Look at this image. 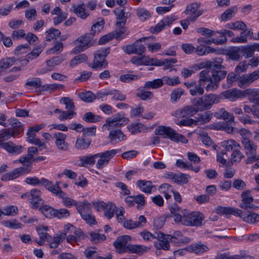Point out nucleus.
<instances>
[{
	"mask_svg": "<svg viewBox=\"0 0 259 259\" xmlns=\"http://www.w3.org/2000/svg\"><path fill=\"white\" fill-rule=\"evenodd\" d=\"M129 119L125 117L123 113H118L114 116L107 118L106 123L102 125L103 130H107L110 132L109 138L110 143L117 144L125 140V135L118 129L114 130V128H119L121 126L126 124Z\"/></svg>",
	"mask_w": 259,
	"mask_h": 259,
	"instance_id": "f257e3e1",
	"label": "nucleus"
},
{
	"mask_svg": "<svg viewBox=\"0 0 259 259\" xmlns=\"http://www.w3.org/2000/svg\"><path fill=\"white\" fill-rule=\"evenodd\" d=\"M227 74L225 70H212L210 73L209 68L202 70L199 74V83L203 85L204 83H208L205 89L207 91L216 90L219 86V82L224 78Z\"/></svg>",
	"mask_w": 259,
	"mask_h": 259,
	"instance_id": "f03ea898",
	"label": "nucleus"
},
{
	"mask_svg": "<svg viewBox=\"0 0 259 259\" xmlns=\"http://www.w3.org/2000/svg\"><path fill=\"white\" fill-rule=\"evenodd\" d=\"M131 239V237L128 235H123L118 237L113 243L117 252L119 253L129 252L142 255L150 250V247L148 246L136 244L127 245Z\"/></svg>",
	"mask_w": 259,
	"mask_h": 259,
	"instance_id": "7ed1b4c3",
	"label": "nucleus"
},
{
	"mask_svg": "<svg viewBox=\"0 0 259 259\" xmlns=\"http://www.w3.org/2000/svg\"><path fill=\"white\" fill-rule=\"evenodd\" d=\"M191 239L183 235L180 231H176L172 235L163 234L162 243L155 242L154 245L158 249L168 250L170 247L169 241L174 242L177 245L190 242Z\"/></svg>",
	"mask_w": 259,
	"mask_h": 259,
	"instance_id": "20e7f679",
	"label": "nucleus"
},
{
	"mask_svg": "<svg viewBox=\"0 0 259 259\" xmlns=\"http://www.w3.org/2000/svg\"><path fill=\"white\" fill-rule=\"evenodd\" d=\"M156 135L162 136L168 138L175 142H181L183 144L188 143V140L182 135L177 133L175 130L169 126L164 125L158 126L155 130Z\"/></svg>",
	"mask_w": 259,
	"mask_h": 259,
	"instance_id": "39448f33",
	"label": "nucleus"
},
{
	"mask_svg": "<svg viewBox=\"0 0 259 259\" xmlns=\"http://www.w3.org/2000/svg\"><path fill=\"white\" fill-rule=\"evenodd\" d=\"M109 53V48H101L97 50L95 53L93 62L90 66L96 70L106 67L108 65V62L106 57Z\"/></svg>",
	"mask_w": 259,
	"mask_h": 259,
	"instance_id": "423d86ee",
	"label": "nucleus"
},
{
	"mask_svg": "<svg viewBox=\"0 0 259 259\" xmlns=\"http://www.w3.org/2000/svg\"><path fill=\"white\" fill-rule=\"evenodd\" d=\"M204 218V215L198 211L184 213L181 223L186 226H199Z\"/></svg>",
	"mask_w": 259,
	"mask_h": 259,
	"instance_id": "0eeeda50",
	"label": "nucleus"
},
{
	"mask_svg": "<svg viewBox=\"0 0 259 259\" xmlns=\"http://www.w3.org/2000/svg\"><path fill=\"white\" fill-rule=\"evenodd\" d=\"M224 97H259V89H248L242 92L236 89L226 91L222 94Z\"/></svg>",
	"mask_w": 259,
	"mask_h": 259,
	"instance_id": "6e6552de",
	"label": "nucleus"
},
{
	"mask_svg": "<svg viewBox=\"0 0 259 259\" xmlns=\"http://www.w3.org/2000/svg\"><path fill=\"white\" fill-rule=\"evenodd\" d=\"M119 152V150L111 149L95 154L96 158H99L96 164V167L99 169L104 168L108 164L110 159Z\"/></svg>",
	"mask_w": 259,
	"mask_h": 259,
	"instance_id": "1a4fd4ad",
	"label": "nucleus"
},
{
	"mask_svg": "<svg viewBox=\"0 0 259 259\" xmlns=\"http://www.w3.org/2000/svg\"><path fill=\"white\" fill-rule=\"evenodd\" d=\"M163 77L162 78L155 79L152 81L145 82L143 88L138 89L137 93L138 97H150L152 93L147 90L148 89H157L161 87L163 84Z\"/></svg>",
	"mask_w": 259,
	"mask_h": 259,
	"instance_id": "9d476101",
	"label": "nucleus"
},
{
	"mask_svg": "<svg viewBox=\"0 0 259 259\" xmlns=\"http://www.w3.org/2000/svg\"><path fill=\"white\" fill-rule=\"evenodd\" d=\"M60 182L57 181L54 184L51 192L56 196L62 199V202L67 207H70L76 204V201L69 197L66 193H65L60 187Z\"/></svg>",
	"mask_w": 259,
	"mask_h": 259,
	"instance_id": "9b49d317",
	"label": "nucleus"
},
{
	"mask_svg": "<svg viewBox=\"0 0 259 259\" xmlns=\"http://www.w3.org/2000/svg\"><path fill=\"white\" fill-rule=\"evenodd\" d=\"M150 37H144L137 40L131 45H127L122 48L123 51L127 54L142 55L145 51V47L142 44V41L149 39Z\"/></svg>",
	"mask_w": 259,
	"mask_h": 259,
	"instance_id": "f8f14e48",
	"label": "nucleus"
},
{
	"mask_svg": "<svg viewBox=\"0 0 259 259\" xmlns=\"http://www.w3.org/2000/svg\"><path fill=\"white\" fill-rule=\"evenodd\" d=\"M220 102L218 99L212 98H195L193 104H195L198 111L204 110L211 108L213 104H216Z\"/></svg>",
	"mask_w": 259,
	"mask_h": 259,
	"instance_id": "ddd939ff",
	"label": "nucleus"
},
{
	"mask_svg": "<svg viewBox=\"0 0 259 259\" xmlns=\"http://www.w3.org/2000/svg\"><path fill=\"white\" fill-rule=\"evenodd\" d=\"M25 182L31 185H42L50 192L54 186L53 182L44 178L39 179L37 177H28L26 178Z\"/></svg>",
	"mask_w": 259,
	"mask_h": 259,
	"instance_id": "4468645a",
	"label": "nucleus"
},
{
	"mask_svg": "<svg viewBox=\"0 0 259 259\" xmlns=\"http://www.w3.org/2000/svg\"><path fill=\"white\" fill-rule=\"evenodd\" d=\"M55 144L57 148L60 150L66 151L69 149V145L66 139L67 136L61 132H56L53 135Z\"/></svg>",
	"mask_w": 259,
	"mask_h": 259,
	"instance_id": "2eb2a0df",
	"label": "nucleus"
},
{
	"mask_svg": "<svg viewBox=\"0 0 259 259\" xmlns=\"http://www.w3.org/2000/svg\"><path fill=\"white\" fill-rule=\"evenodd\" d=\"M90 43V40L89 37L82 36L78 37L74 41L75 47L72 49V53L77 54L83 51L89 47Z\"/></svg>",
	"mask_w": 259,
	"mask_h": 259,
	"instance_id": "dca6fc26",
	"label": "nucleus"
},
{
	"mask_svg": "<svg viewBox=\"0 0 259 259\" xmlns=\"http://www.w3.org/2000/svg\"><path fill=\"white\" fill-rule=\"evenodd\" d=\"M198 112V109L195 106V104L190 106H187L181 110L176 111L173 115L178 118L184 117H191L195 115Z\"/></svg>",
	"mask_w": 259,
	"mask_h": 259,
	"instance_id": "f3484780",
	"label": "nucleus"
},
{
	"mask_svg": "<svg viewBox=\"0 0 259 259\" xmlns=\"http://www.w3.org/2000/svg\"><path fill=\"white\" fill-rule=\"evenodd\" d=\"M41 192L37 189H33L30 191L29 202L32 208H37L44 204V200L40 197Z\"/></svg>",
	"mask_w": 259,
	"mask_h": 259,
	"instance_id": "a211bd4d",
	"label": "nucleus"
},
{
	"mask_svg": "<svg viewBox=\"0 0 259 259\" xmlns=\"http://www.w3.org/2000/svg\"><path fill=\"white\" fill-rule=\"evenodd\" d=\"M223 60L221 58H217L212 61H206L202 62L199 64L198 69H201L202 68H212L213 70H222L224 67L222 66V63Z\"/></svg>",
	"mask_w": 259,
	"mask_h": 259,
	"instance_id": "6ab92c4d",
	"label": "nucleus"
},
{
	"mask_svg": "<svg viewBox=\"0 0 259 259\" xmlns=\"http://www.w3.org/2000/svg\"><path fill=\"white\" fill-rule=\"evenodd\" d=\"M176 19L174 16H169L165 17L158 22L155 26L151 28L152 33H158L163 30L166 26H169Z\"/></svg>",
	"mask_w": 259,
	"mask_h": 259,
	"instance_id": "aec40b11",
	"label": "nucleus"
},
{
	"mask_svg": "<svg viewBox=\"0 0 259 259\" xmlns=\"http://www.w3.org/2000/svg\"><path fill=\"white\" fill-rule=\"evenodd\" d=\"M85 7L84 3L73 4L70 8V11L81 19H85L89 16V13L87 11Z\"/></svg>",
	"mask_w": 259,
	"mask_h": 259,
	"instance_id": "412c9836",
	"label": "nucleus"
},
{
	"mask_svg": "<svg viewBox=\"0 0 259 259\" xmlns=\"http://www.w3.org/2000/svg\"><path fill=\"white\" fill-rule=\"evenodd\" d=\"M188 251L196 254L201 255L209 250V248L201 242H198L187 246Z\"/></svg>",
	"mask_w": 259,
	"mask_h": 259,
	"instance_id": "4be33fe9",
	"label": "nucleus"
},
{
	"mask_svg": "<svg viewBox=\"0 0 259 259\" xmlns=\"http://www.w3.org/2000/svg\"><path fill=\"white\" fill-rule=\"evenodd\" d=\"M258 78H259V70H255L249 74L243 75L240 77L239 85L240 87L249 85Z\"/></svg>",
	"mask_w": 259,
	"mask_h": 259,
	"instance_id": "5701e85b",
	"label": "nucleus"
},
{
	"mask_svg": "<svg viewBox=\"0 0 259 259\" xmlns=\"http://www.w3.org/2000/svg\"><path fill=\"white\" fill-rule=\"evenodd\" d=\"M27 141L32 144H34L37 146L39 150H42L46 149L47 145L46 143L39 140L36 136L35 134L31 132L30 130L28 129L27 132Z\"/></svg>",
	"mask_w": 259,
	"mask_h": 259,
	"instance_id": "b1692460",
	"label": "nucleus"
},
{
	"mask_svg": "<svg viewBox=\"0 0 259 259\" xmlns=\"http://www.w3.org/2000/svg\"><path fill=\"white\" fill-rule=\"evenodd\" d=\"M51 13L53 15H56L53 19V23L56 26L62 23L68 16V14L63 12L58 7H55Z\"/></svg>",
	"mask_w": 259,
	"mask_h": 259,
	"instance_id": "393cba45",
	"label": "nucleus"
},
{
	"mask_svg": "<svg viewBox=\"0 0 259 259\" xmlns=\"http://www.w3.org/2000/svg\"><path fill=\"white\" fill-rule=\"evenodd\" d=\"M199 7V6L196 3L190 4L187 7L185 13L189 15L188 17L192 18L195 21L202 14L201 10H198Z\"/></svg>",
	"mask_w": 259,
	"mask_h": 259,
	"instance_id": "a878e982",
	"label": "nucleus"
},
{
	"mask_svg": "<svg viewBox=\"0 0 259 259\" xmlns=\"http://www.w3.org/2000/svg\"><path fill=\"white\" fill-rule=\"evenodd\" d=\"M250 190H247L242 193V202L239 205L241 208L245 209L252 208L253 199L250 195Z\"/></svg>",
	"mask_w": 259,
	"mask_h": 259,
	"instance_id": "bb28decb",
	"label": "nucleus"
},
{
	"mask_svg": "<svg viewBox=\"0 0 259 259\" xmlns=\"http://www.w3.org/2000/svg\"><path fill=\"white\" fill-rule=\"evenodd\" d=\"M216 211L218 214L220 215L229 216L232 214L236 217H239V215L240 214L241 209L231 207L219 206L217 208Z\"/></svg>",
	"mask_w": 259,
	"mask_h": 259,
	"instance_id": "cd10ccee",
	"label": "nucleus"
},
{
	"mask_svg": "<svg viewBox=\"0 0 259 259\" xmlns=\"http://www.w3.org/2000/svg\"><path fill=\"white\" fill-rule=\"evenodd\" d=\"M239 217L241 218L244 222L247 223L254 224L259 222V214L253 212H249L246 214L241 210L240 214L239 215Z\"/></svg>",
	"mask_w": 259,
	"mask_h": 259,
	"instance_id": "c85d7f7f",
	"label": "nucleus"
},
{
	"mask_svg": "<svg viewBox=\"0 0 259 259\" xmlns=\"http://www.w3.org/2000/svg\"><path fill=\"white\" fill-rule=\"evenodd\" d=\"M0 147L9 153L19 154L22 151L23 147L20 145H15L11 142H4L0 144Z\"/></svg>",
	"mask_w": 259,
	"mask_h": 259,
	"instance_id": "c756f323",
	"label": "nucleus"
},
{
	"mask_svg": "<svg viewBox=\"0 0 259 259\" xmlns=\"http://www.w3.org/2000/svg\"><path fill=\"white\" fill-rule=\"evenodd\" d=\"M136 185L141 191L146 194H150L155 188L151 181L146 180H138Z\"/></svg>",
	"mask_w": 259,
	"mask_h": 259,
	"instance_id": "7c9ffc66",
	"label": "nucleus"
},
{
	"mask_svg": "<svg viewBox=\"0 0 259 259\" xmlns=\"http://www.w3.org/2000/svg\"><path fill=\"white\" fill-rule=\"evenodd\" d=\"M140 234L145 241H149L151 239H157L159 241L157 243H162L163 233L161 232H155V234H153L147 231H144L141 232ZM155 242H157V241Z\"/></svg>",
	"mask_w": 259,
	"mask_h": 259,
	"instance_id": "2f4dec72",
	"label": "nucleus"
},
{
	"mask_svg": "<svg viewBox=\"0 0 259 259\" xmlns=\"http://www.w3.org/2000/svg\"><path fill=\"white\" fill-rule=\"evenodd\" d=\"M42 82L38 77H34L27 79L25 87L27 89H35L36 91L40 90L41 92Z\"/></svg>",
	"mask_w": 259,
	"mask_h": 259,
	"instance_id": "473e14b6",
	"label": "nucleus"
},
{
	"mask_svg": "<svg viewBox=\"0 0 259 259\" xmlns=\"http://www.w3.org/2000/svg\"><path fill=\"white\" fill-rule=\"evenodd\" d=\"M16 62L14 57H6L0 59V74L5 72L7 69L11 67Z\"/></svg>",
	"mask_w": 259,
	"mask_h": 259,
	"instance_id": "72a5a7b5",
	"label": "nucleus"
},
{
	"mask_svg": "<svg viewBox=\"0 0 259 259\" xmlns=\"http://www.w3.org/2000/svg\"><path fill=\"white\" fill-rule=\"evenodd\" d=\"M227 39L226 36H223L220 39L214 38L207 39L205 38H199L197 39V42L201 45H210L213 43L215 45H223L227 42Z\"/></svg>",
	"mask_w": 259,
	"mask_h": 259,
	"instance_id": "f704fd0d",
	"label": "nucleus"
},
{
	"mask_svg": "<svg viewBox=\"0 0 259 259\" xmlns=\"http://www.w3.org/2000/svg\"><path fill=\"white\" fill-rule=\"evenodd\" d=\"M114 13L117 17L116 25L118 26H124L126 22L127 17L125 16L123 10L120 8H117L114 10Z\"/></svg>",
	"mask_w": 259,
	"mask_h": 259,
	"instance_id": "c9c22d12",
	"label": "nucleus"
},
{
	"mask_svg": "<svg viewBox=\"0 0 259 259\" xmlns=\"http://www.w3.org/2000/svg\"><path fill=\"white\" fill-rule=\"evenodd\" d=\"M65 60V57L63 55L54 57L47 60L46 61V64L48 67H50L53 70L55 66L60 65Z\"/></svg>",
	"mask_w": 259,
	"mask_h": 259,
	"instance_id": "e433bc0d",
	"label": "nucleus"
},
{
	"mask_svg": "<svg viewBox=\"0 0 259 259\" xmlns=\"http://www.w3.org/2000/svg\"><path fill=\"white\" fill-rule=\"evenodd\" d=\"M117 210L116 205L112 202H108L106 203V208L104 209V215L108 219H110L113 217Z\"/></svg>",
	"mask_w": 259,
	"mask_h": 259,
	"instance_id": "4c0bfd02",
	"label": "nucleus"
},
{
	"mask_svg": "<svg viewBox=\"0 0 259 259\" xmlns=\"http://www.w3.org/2000/svg\"><path fill=\"white\" fill-rule=\"evenodd\" d=\"M41 212L48 218H52L55 217L56 209L48 205H42L38 207Z\"/></svg>",
	"mask_w": 259,
	"mask_h": 259,
	"instance_id": "58836bf2",
	"label": "nucleus"
},
{
	"mask_svg": "<svg viewBox=\"0 0 259 259\" xmlns=\"http://www.w3.org/2000/svg\"><path fill=\"white\" fill-rule=\"evenodd\" d=\"M64 234H57L51 239H49L48 242L50 243V246L52 248H57L65 239Z\"/></svg>",
	"mask_w": 259,
	"mask_h": 259,
	"instance_id": "ea45409f",
	"label": "nucleus"
},
{
	"mask_svg": "<svg viewBox=\"0 0 259 259\" xmlns=\"http://www.w3.org/2000/svg\"><path fill=\"white\" fill-rule=\"evenodd\" d=\"M215 117L218 119H223L228 122L234 121V117L233 114L226 111L224 108L221 109L215 113Z\"/></svg>",
	"mask_w": 259,
	"mask_h": 259,
	"instance_id": "a19ab883",
	"label": "nucleus"
},
{
	"mask_svg": "<svg viewBox=\"0 0 259 259\" xmlns=\"http://www.w3.org/2000/svg\"><path fill=\"white\" fill-rule=\"evenodd\" d=\"M222 146L227 151H232L240 148V144L233 139L226 140L222 142Z\"/></svg>",
	"mask_w": 259,
	"mask_h": 259,
	"instance_id": "79ce46f5",
	"label": "nucleus"
},
{
	"mask_svg": "<svg viewBox=\"0 0 259 259\" xmlns=\"http://www.w3.org/2000/svg\"><path fill=\"white\" fill-rule=\"evenodd\" d=\"M46 40L50 41L53 39H57L61 35V32L58 29L51 28L46 31Z\"/></svg>",
	"mask_w": 259,
	"mask_h": 259,
	"instance_id": "37998d69",
	"label": "nucleus"
},
{
	"mask_svg": "<svg viewBox=\"0 0 259 259\" xmlns=\"http://www.w3.org/2000/svg\"><path fill=\"white\" fill-rule=\"evenodd\" d=\"M226 27L228 29H231L235 30L245 31L247 29V26L246 24L241 21L229 23L226 25Z\"/></svg>",
	"mask_w": 259,
	"mask_h": 259,
	"instance_id": "c03bdc74",
	"label": "nucleus"
},
{
	"mask_svg": "<svg viewBox=\"0 0 259 259\" xmlns=\"http://www.w3.org/2000/svg\"><path fill=\"white\" fill-rule=\"evenodd\" d=\"M82 119L87 122L96 123L101 121L102 117L99 115L94 114L92 112H89L84 114Z\"/></svg>",
	"mask_w": 259,
	"mask_h": 259,
	"instance_id": "a18cd8bd",
	"label": "nucleus"
},
{
	"mask_svg": "<svg viewBox=\"0 0 259 259\" xmlns=\"http://www.w3.org/2000/svg\"><path fill=\"white\" fill-rule=\"evenodd\" d=\"M74 206H75L76 209L80 215L88 211V210L91 208V205L87 201L79 202H76V204H75Z\"/></svg>",
	"mask_w": 259,
	"mask_h": 259,
	"instance_id": "49530a36",
	"label": "nucleus"
},
{
	"mask_svg": "<svg viewBox=\"0 0 259 259\" xmlns=\"http://www.w3.org/2000/svg\"><path fill=\"white\" fill-rule=\"evenodd\" d=\"M44 48L39 45L36 47L30 53L26 56V64L29 61V60H33L36 58L39 54L42 52Z\"/></svg>",
	"mask_w": 259,
	"mask_h": 259,
	"instance_id": "de8ad7c7",
	"label": "nucleus"
},
{
	"mask_svg": "<svg viewBox=\"0 0 259 259\" xmlns=\"http://www.w3.org/2000/svg\"><path fill=\"white\" fill-rule=\"evenodd\" d=\"M145 128L144 125L141 123H133L127 126V129L132 134H137Z\"/></svg>",
	"mask_w": 259,
	"mask_h": 259,
	"instance_id": "09e8293b",
	"label": "nucleus"
},
{
	"mask_svg": "<svg viewBox=\"0 0 259 259\" xmlns=\"http://www.w3.org/2000/svg\"><path fill=\"white\" fill-rule=\"evenodd\" d=\"M87 60L88 57L85 54H81L78 55L76 56H75L71 59L70 62V66L71 67H74L80 63L87 61Z\"/></svg>",
	"mask_w": 259,
	"mask_h": 259,
	"instance_id": "8fccbe9b",
	"label": "nucleus"
},
{
	"mask_svg": "<svg viewBox=\"0 0 259 259\" xmlns=\"http://www.w3.org/2000/svg\"><path fill=\"white\" fill-rule=\"evenodd\" d=\"M212 113L210 112H206L204 113L199 114L198 117L196 120V124H204L209 122L211 119Z\"/></svg>",
	"mask_w": 259,
	"mask_h": 259,
	"instance_id": "3c124183",
	"label": "nucleus"
},
{
	"mask_svg": "<svg viewBox=\"0 0 259 259\" xmlns=\"http://www.w3.org/2000/svg\"><path fill=\"white\" fill-rule=\"evenodd\" d=\"M136 14L139 19L142 21H145L151 17V14L149 11L143 8L137 9Z\"/></svg>",
	"mask_w": 259,
	"mask_h": 259,
	"instance_id": "603ef678",
	"label": "nucleus"
},
{
	"mask_svg": "<svg viewBox=\"0 0 259 259\" xmlns=\"http://www.w3.org/2000/svg\"><path fill=\"white\" fill-rule=\"evenodd\" d=\"M1 224L5 227L11 229H17L21 228L23 226L22 224L18 222L16 220L4 221Z\"/></svg>",
	"mask_w": 259,
	"mask_h": 259,
	"instance_id": "864d4df0",
	"label": "nucleus"
},
{
	"mask_svg": "<svg viewBox=\"0 0 259 259\" xmlns=\"http://www.w3.org/2000/svg\"><path fill=\"white\" fill-rule=\"evenodd\" d=\"M48 230V227L46 226L41 225L36 228V231L40 239H47V241L51 239V237L47 232Z\"/></svg>",
	"mask_w": 259,
	"mask_h": 259,
	"instance_id": "5fc2aeb1",
	"label": "nucleus"
},
{
	"mask_svg": "<svg viewBox=\"0 0 259 259\" xmlns=\"http://www.w3.org/2000/svg\"><path fill=\"white\" fill-rule=\"evenodd\" d=\"M11 124L13 127L12 132H14V135L20 134L24 130L23 124L17 119H12Z\"/></svg>",
	"mask_w": 259,
	"mask_h": 259,
	"instance_id": "6e6d98bb",
	"label": "nucleus"
},
{
	"mask_svg": "<svg viewBox=\"0 0 259 259\" xmlns=\"http://www.w3.org/2000/svg\"><path fill=\"white\" fill-rule=\"evenodd\" d=\"M64 85L59 83L45 84L41 87V91H53L63 90Z\"/></svg>",
	"mask_w": 259,
	"mask_h": 259,
	"instance_id": "4d7b16f0",
	"label": "nucleus"
},
{
	"mask_svg": "<svg viewBox=\"0 0 259 259\" xmlns=\"http://www.w3.org/2000/svg\"><path fill=\"white\" fill-rule=\"evenodd\" d=\"M237 9L236 7H233L224 12L221 15V20L225 21L232 18L236 13Z\"/></svg>",
	"mask_w": 259,
	"mask_h": 259,
	"instance_id": "13d9d810",
	"label": "nucleus"
},
{
	"mask_svg": "<svg viewBox=\"0 0 259 259\" xmlns=\"http://www.w3.org/2000/svg\"><path fill=\"white\" fill-rule=\"evenodd\" d=\"M76 113L73 110L62 111L61 114H60L58 118L59 120L63 121L66 120L71 119L75 117Z\"/></svg>",
	"mask_w": 259,
	"mask_h": 259,
	"instance_id": "bf43d9fd",
	"label": "nucleus"
},
{
	"mask_svg": "<svg viewBox=\"0 0 259 259\" xmlns=\"http://www.w3.org/2000/svg\"><path fill=\"white\" fill-rule=\"evenodd\" d=\"M98 96L99 97H103L108 96L112 97H120V95L118 91L115 90L106 89L98 93Z\"/></svg>",
	"mask_w": 259,
	"mask_h": 259,
	"instance_id": "052dcab7",
	"label": "nucleus"
},
{
	"mask_svg": "<svg viewBox=\"0 0 259 259\" xmlns=\"http://www.w3.org/2000/svg\"><path fill=\"white\" fill-rule=\"evenodd\" d=\"M170 212L173 214L174 220L176 222H181L183 217L179 213L180 207L176 204H172L170 207Z\"/></svg>",
	"mask_w": 259,
	"mask_h": 259,
	"instance_id": "680f3d73",
	"label": "nucleus"
},
{
	"mask_svg": "<svg viewBox=\"0 0 259 259\" xmlns=\"http://www.w3.org/2000/svg\"><path fill=\"white\" fill-rule=\"evenodd\" d=\"M104 24L105 21L103 19L94 23L91 27V34L95 35L99 33L103 29Z\"/></svg>",
	"mask_w": 259,
	"mask_h": 259,
	"instance_id": "e2e57ef3",
	"label": "nucleus"
},
{
	"mask_svg": "<svg viewBox=\"0 0 259 259\" xmlns=\"http://www.w3.org/2000/svg\"><path fill=\"white\" fill-rule=\"evenodd\" d=\"M160 190L164 194L166 199H168L171 197L170 193H172L173 188L168 184H163L159 187Z\"/></svg>",
	"mask_w": 259,
	"mask_h": 259,
	"instance_id": "0e129e2a",
	"label": "nucleus"
},
{
	"mask_svg": "<svg viewBox=\"0 0 259 259\" xmlns=\"http://www.w3.org/2000/svg\"><path fill=\"white\" fill-rule=\"evenodd\" d=\"M96 157L95 154L90 156H82L79 158L81 165L87 167L89 165H93L95 162Z\"/></svg>",
	"mask_w": 259,
	"mask_h": 259,
	"instance_id": "69168bd1",
	"label": "nucleus"
},
{
	"mask_svg": "<svg viewBox=\"0 0 259 259\" xmlns=\"http://www.w3.org/2000/svg\"><path fill=\"white\" fill-rule=\"evenodd\" d=\"M242 144L245 150V154L256 151L257 146L252 141H244Z\"/></svg>",
	"mask_w": 259,
	"mask_h": 259,
	"instance_id": "338daca9",
	"label": "nucleus"
},
{
	"mask_svg": "<svg viewBox=\"0 0 259 259\" xmlns=\"http://www.w3.org/2000/svg\"><path fill=\"white\" fill-rule=\"evenodd\" d=\"M85 256L88 259H107L101 256H98V253L94 248H88L84 251Z\"/></svg>",
	"mask_w": 259,
	"mask_h": 259,
	"instance_id": "774afa93",
	"label": "nucleus"
}]
</instances>
